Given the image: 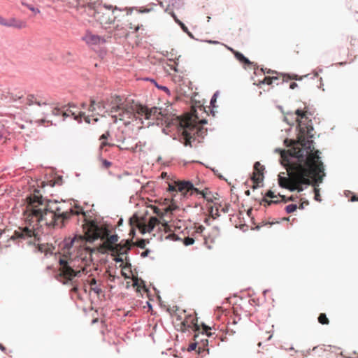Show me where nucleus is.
Returning <instances> with one entry per match:
<instances>
[{"label": "nucleus", "mask_w": 358, "mask_h": 358, "mask_svg": "<svg viewBox=\"0 0 358 358\" xmlns=\"http://www.w3.org/2000/svg\"><path fill=\"white\" fill-rule=\"evenodd\" d=\"M32 218L34 220L33 222H36V224L33 226L31 229L29 228H19L18 230H15L10 236V239L15 241L18 246L23 248L24 244L29 246L35 245L36 243L40 241V234L45 233L43 226H46L47 228L50 227L63 228L66 222L58 221V224H55L50 222V215H47L48 223L45 224L44 222L39 223L34 217V213Z\"/></svg>", "instance_id": "3"}, {"label": "nucleus", "mask_w": 358, "mask_h": 358, "mask_svg": "<svg viewBox=\"0 0 358 358\" xmlns=\"http://www.w3.org/2000/svg\"><path fill=\"white\" fill-rule=\"evenodd\" d=\"M325 176V172L313 174L306 171H296L292 178V182L296 185V191L298 192H301L311 184L310 180V178L313 179L312 185L313 187H317L322 182L323 178Z\"/></svg>", "instance_id": "6"}, {"label": "nucleus", "mask_w": 358, "mask_h": 358, "mask_svg": "<svg viewBox=\"0 0 358 358\" xmlns=\"http://www.w3.org/2000/svg\"><path fill=\"white\" fill-rule=\"evenodd\" d=\"M264 197L274 199V198L277 197V196L275 194V193L272 190L270 189L266 192Z\"/></svg>", "instance_id": "49"}, {"label": "nucleus", "mask_w": 358, "mask_h": 358, "mask_svg": "<svg viewBox=\"0 0 358 358\" xmlns=\"http://www.w3.org/2000/svg\"><path fill=\"white\" fill-rule=\"evenodd\" d=\"M27 103L29 106L36 104L38 106L51 104L50 99L46 96H41L39 95L29 94L27 97Z\"/></svg>", "instance_id": "11"}, {"label": "nucleus", "mask_w": 358, "mask_h": 358, "mask_svg": "<svg viewBox=\"0 0 358 358\" xmlns=\"http://www.w3.org/2000/svg\"><path fill=\"white\" fill-rule=\"evenodd\" d=\"M304 113L306 116H313L315 113V110L312 108H310L308 106L305 105L304 106Z\"/></svg>", "instance_id": "38"}, {"label": "nucleus", "mask_w": 358, "mask_h": 358, "mask_svg": "<svg viewBox=\"0 0 358 358\" xmlns=\"http://www.w3.org/2000/svg\"><path fill=\"white\" fill-rule=\"evenodd\" d=\"M178 192L183 191H191L193 193H195L198 195L206 198V194L203 191L199 190L197 187H195L193 183L190 180H183L178 183Z\"/></svg>", "instance_id": "9"}, {"label": "nucleus", "mask_w": 358, "mask_h": 358, "mask_svg": "<svg viewBox=\"0 0 358 358\" xmlns=\"http://www.w3.org/2000/svg\"><path fill=\"white\" fill-rule=\"evenodd\" d=\"M26 22L18 20L15 17H10L8 19H6L4 27H13L18 29H23L26 27Z\"/></svg>", "instance_id": "17"}, {"label": "nucleus", "mask_w": 358, "mask_h": 358, "mask_svg": "<svg viewBox=\"0 0 358 358\" xmlns=\"http://www.w3.org/2000/svg\"><path fill=\"white\" fill-rule=\"evenodd\" d=\"M279 203L280 201L278 200H268L267 198L263 197L262 199L260 204L264 203V205L266 207L271 206V204H278Z\"/></svg>", "instance_id": "31"}, {"label": "nucleus", "mask_w": 358, "mask_h": 358, "mask_svg": "<svg viewBox=\"0 0 358 358\" xmlns=\"http://www.w3.org/2000/svg\"><path fill=\"white\" fill-rule=\"evenodd\" d=\"M170 3L175 8L179 9L183 5V0H171Z\"/></svg>", "instance_id": "35"}, {"label": "nucleus", "mask_w": 358, "mask_h": 358, "mask_svg": "<svg viewBox=\"0 0 358 358\" xmlns=\"http://www.w3.org/2000/svg\"><path fill=\"white\" fill-rule=\"evenodd\" d=\"M96 279L95 278H92L91 280L88 281V284L90 286V289H92V287L97 286L96 285Z\"/></svg>", "instance_id": "53"}, {"label": "nucleus", "mask_w": 358, "mask_h": 358, "mask_svg": "<svg viewBox=\"0 0 358 358\" xmlns=\"http://www.w3.org/2000/svg\"><path fill=\"white\" fill-rule=\"evenodd\" d=\"M117 249L120 255H127L131 250V244L128 240L122 241L120 243L117 244Z\"/></svg>", "instance_id": "18"}, {"label": "nucleus", "mask_w": 358, "mask_h": 358, "mask_svg": "<svg viewBox=\"0 0 358 358\" xmlns=\"http://www.w3.org/2000/svg\"><path fill=\"white\" fill-rule=\"evenodd\" d=\"M82 239L81 235L74 234L73 237L65 238L58 245V252L60 255L59 257V263L62 266L61 272L63 275L66 283H70L73 285L74 291L78 290V287L76 283V278H80L84 273V270L75 268L77 266V259L73 257V252L78 245L75 243L78 240Z\"/></svg>", "instance_id": "2"}, {"label": "nucleus", "mask_w": 358, "mask_h": 358, "mask_svg": "<svg viewBox=\"0 0 358 358\" xmlns=\"http://www.w3.org/2000/svg\"><path fill=\"white\" fill-rule=\"evenodd\" d=\"M254 171L255 172V174L254 176H257V178H262V176H264V166L261 165L260 162H255L254 164Z\"/></svg>", "instance_id": "24"}, {"label": "nucleus", "mask_w": 358, "mask_h": 358, "mask_svg": "<svg viewBox=\"0 0 358 358\" xmlns=\"http://www.w3.org/2000/svg\"><path fill=\"white\" fill-rule=\"evenodd\" d=\"M283 121L287 122V124L290 126H293L295 122L294 119H293L292 121H289L287 117H284Z\"/></svg>", "instance_id": "55"}, {"label": "nucleus", "mask_w": 358, "mask_h": 358, "mask_svg": "<svg viewBox=\"0 0 358 358\" xmlns=\"http://www.w3.org/2000/svg\"><path fill=\"white\" fill-rule=\"evenodd\" d=\"M263 180H264V176H262V178H257V176H252L251 177V180L255 183L252 188L254 189H257L259 187V183L262 182Z\"/></svg>", "instance_id": "30"}, {"label": "nucleus", "mask_w": 358, "mask_h": 358, "mask_svg": "<svg viewBox=\"0 0 358 358\" xmlns=\"http://www.w3.org/2000/svg\"><path fill=\"white\" fill-rule=\"evenodd\" d=\"M279 196L282 197L283 199H285V202H287V201H295V198L293 196H290L288 198H286L285 196H281L280 194H279Z\"/></svg>", "instance_id": "56"}, {"label": "nucleus", "mask_w": 358, "mask_h": 358, "mask_svg": "<svg viewBox=\"0 0 358 358\" xmlns=\"http://www.w3.org/2000/svg\"><path fill=\"white\" fill-rule=\"evenodd\" d=\"M203 334H206L208 337L213 336V334L208 332V331L210 329V328L209 327H208L207 325H206L205 324H203Z\"/></svg>", "instance_id": "46"}, {"label": "nucleus", "mask_w": 358, "mask_h": 358, "mask_svg": "<svg viewBox=\"0 0 358 358\" xmlns=\"http://www.w3.org/2000/svg\"><path fill=\"white\" fill-rule=\"evenodd\" d=\"M218 95H219V91H216L210 99V104L213 108L216 107L215 103H216L217 98Z\"/></svg>", "instance_id": "37"}, {"label": "nucleus", "mask_w": 358, "mask_h": 358, "mask_svg": "<svg viewBox=\"0 0 358 358\" xmlns=\"http://www.w3.org/2000/svg\"><path fill=\"white\" fill-rule=\"evenodd\" d=\"M6 22V18L0 15V25L4 26Z\"/></svg>", "instance_id": "63"}, {"label": "nucleus", "mask_w": 358, "mask_h": 358, "mask_svg": "<svg viewBox=\"0 0 358 358\" xmlns=\"http://www.w3.org/2000/svg\"><path fill=\"white\" fill-rule=\"evenodd\" d=\"M318 322L322 324H329V319L325 313H320L318 317Z\"/></svg>", "instance_id": "34"}, {"label": "nucleus", "mask_w": 358, "mask_h": 358, "mask_svg": "<svg viewBox=\"0 0 358 358\" xmlns=\"http://www.w3.org/2000/svg\"><path fill=\"white\" fill-rule=\"evenodd\" d=\"M22 4L26 6L29 10L32 11L34 15L40 13L39 9L38 8H36L33 3H30L27 0H22Z\"/></svg>", "instance_id": "27"}, {"label": "nucleus", "mask_w": 358, "mask_h": 358, "mask_svg": "<svg viewBox=\"0 0 358 358\" xmlns=\"http://www.w3.org/2000/svg\"><path fill=\"white\" fill-rule=\"evenodd\" d=\"M235 58L243 65L245 69L250 68L253 66L255 70V73L256 74V71L258 69V66L254 64V62H251L248 57H246L243 53L241 52L236 51L234 52Z\"/></svg>", "instance_id": "14"}, {"label": "nucleus", "mask_w": 358, "mask_h": 358, "mask_svg": "<svg viewBox=\"0 0 358 358\" xmlns=\"http://www.w3.org/2000/svg\"><path fill=\"white\" fill-rule=\"evenodd\" d=\"M82 39L88 45L103 44L106 42V40L103 37L94 34L90 31H87L82 37Z\"/></svg>", "instance_id": "12"}, {"label": "nucleus", "mask_w": 358, "mask_h": 358, "mask_svg": "<svg viewBox=\"0 0 358 358\" xmlns=\"http://www.w3.org/2000/svg\"><path fill=\"white\" fill-rule=\"evenodd\" d=\"M170 193L177 192H178V184L177 185H173V184H169V186L166 189Z\"/></svg>", "instance_id": "43"}, {"label": "nucleus", "mask_w": 358, "mask_h": 358, "mask_svg": "<svg viewBox=\"0 0 358 358\" xmlns=\"http://www.w3.org/2000/svg\"><path fill=\"white\" fill-rule=\"evenodd\" d=\"M294 115H296V117L292 118L294 119V121L297 123L296 129L299 130L301 129L303 131H305V129H307L308 136L313 137L312 131H313L314 128L313 126L312 120L309 118V117L306 115L304 110H301V108H298L294 111Z\"/></svg>", "instance_id": "7"}, {"label": "nucleus", "mask_w": 358, "mask_h": 358, "mask_svg": "<svg viewBox=\"0 0 358 358\" xmlns=\"http://www.w3.org/2000/svg\"><path fill=\"white\" fill-rule=\"evenodd\" d=\"M299 131L301 135L306 138V139L304 140L303 143V149L305 150L306 152L311 151L312 154H314L315 150H316L313 146L314 141L312 139L313 137L308 136V129H305L304 131H303L301 129Z\"/></svg>", "instance_id": "15"}, {"label": "nucleus", "mask_w": 358, "mask_h": 358, "mask_svg": "<svg viewBox=\"0 0 358 358\" xmlns=\"http://www.w3.org/2000/svg\"><path fill=\"white\" fill-rule=\"evenodd\" d=\"M117 98L118 99V101H117V105L112 106L110 110L107 112V113H108L109 115L112 114L113 113H116L119 110H121V109H122V99L120 98V96H117Z\"/></svg>", "instance_id": "28"}, {"label": "nucleus", "mask_w": 358, "mask_h": 358, "mask_svg": "<svg viewBox=\"0 0 358 358\" xmlns=\"http://www.w3.org/2000/svg\"><path fill=\"white\" fill-rule=\"evenodd\" d=\"M205 229V227L203 225H199L197 227L196 232L199 234H201Z\"/></svg>", "instance_id": "57"}, {"label": "nucleus", "mask_w": 358, "mask_h": 358, "mask_svg": "<svg viewBox=\"0 0 358 358\" xmlns=\"http://www.w3.org/2000/svg\"><path fill=\"white\" fill-rule=\"evenodd\" d=\"M150 252V250H145V251H143V252H141V256L142 257H148V254H149Z\"/></svg>", "instance_id": "59"}, {"label": "nucleus", "mask_w": 358, "mask_h": 358, "mask_svg": "<svg viewBox=\"0 0 358 358\" xmlns=\"http://www.w3.org/2000/svg\"><path fill=\"white\" fill-rule=\"evenodd\" d=\"M119 115L122 117H127L128 119H131L135 116V114L134 113V109L132 107H131V108L122 107L121 112L119 113Z\"/></svg>", "instance_id": "21"}, {"label": "nucleus", "mask_w": 358, "mask_h": 358, "mask_svg": "<svg viewBox=\"0 0 358 358\" xmlns=\"http://www.w3.org/2000/svg\"><path fill=\"white\" fill-rule=\"evenodd\" d=\"M55 247H49V246H46L44 245H38V250L41 252H44L45 255L56 254V252H55Z\"/></svg>", "instance_id": "25"}, {"label": "nucleus", "mask_w": 358, "mask_h": 358, "mask_svg": "<svg viewBox=\"0 0 358 358\" xmlns=\"http://www.w3.org/2000/svg\"><path fill=\"white\" fill-rule=\"evenodd\" d=\"M103 9L105 10V12L102 10L103 8H100V10H95L93 15L95 19L99 22L102 27L107 29L110 27V25L113 24L115 20L119 17L116 13L117 11L120 12L126 10L127 11V15H128L131 14L134 8H124L121 9L117 6L113 8L111 5H105Z\"/></svg>", "instance_id": "5"}, {"label": "nucleus", "mask_w": 358, "mask_h": 358, "mask_svg": "<svg viewBox=\"0 0 358 358\" xmlns=\"http://www.w3.org/2000/svg\"><path fill=\"white\" fill-rule=\"evenodd\" d=\"M120 267H122V269H131V264L128 257H126L125 262L122 265H120Z\"/></svg>", "instance_id": "41"}, {"label": "nucleus", "mask_w": 358, "mask_h": 358, "mask_svg": "<svg viewBox=\"0 0 358 358\" xmlns=\"http://www.w3.org/2000/svg\"><path fill=\"white\" fill-rule=\"evenodd\" d=\"M71 116L73 117V120L78 121V123L82 122V118L84 119V121L90 124V116H86L85 113L84 112H79L78 114L76 113V111L71 112Z\"/></svg>", "instance_id": "20"}, {"label": "nucleus", "mask_w": 358, "mask_h": 358, "mask_svg": "<svg viewBox=\"0 0 358 358\" xmlns=\"http://www.w3.org/2000/svg\"><path fill=\"white\" fill-rule=\"evenodd\" d=\"M314 193H315V196H314L315 200H316L317 201H321L320 191L318 189L316 188V187H314Z\"/></svg>", "instance_id": "48"}, {"label": "nucleus", "mask_w": 358, "mask_h": 358, "mask_svg": "<svg viewBox=\"0 0 358 358\" xmlns=\"http://www.w3.org/2000/svg\"><path fill=\"white\" fill-rule=\"evenodd\" d=\"M287 76V75H283V78L282 79V81L280 82V83H283L285 82V78ZM279 80V78L278 76H272V77H269V76H264V79L260 81V84H268V85H271L274 83H276V85H279L280 84V82H278Z\"/></svg>", "instance_id": "19"}, {"label": "nucleus", "mask_w": 358, "mask_h": 358, "mask_svg": "<svg viewBox=\"0 0 358 358\" xmlns=\"http://www.w3.org/2000/svg\"><path fill=\"white\" fill-rule=\"evenodd\" d=\"M291 182L293 183V185H287L286 184V187H284L283 188L288 189L290 192H294L296 191V185L292 182V178L291 179Z\"/></svg>", "instance_id": "44"}, {"label": "nucleus", "mask_w": 358, "mask_h": 358, "mask_svg": "<svg viewBox=\"0 0 358 358\" xmlns=\"http://www.w3.org/2000/svg\"><path fill=\"white\" fill-rule=\"evenodd\" d=\"M183 243L186 246L191 245L194 243V238L193 237L187 236L183 239Z\"/></svg>", "instance_id": "39"}, {"label": "nucleus", "mask_w": 358, "mask_h": 358, "mask_svg": "<svg viewBox=\"0 0 358 358\" xmlns=\"http://www.w3.org/2000/svg\"><path fill=\"white\" fill-rule=\"evenodd\" d=\"M109 136H110L109 131H106L100 136L99 139L100 140H107Z\"/></svg>", "instance_id": "54"}, {"label": "nucleus", "mask_w": 358, "mask_h": 358, "mask_svg": "<svg viewBox=\"0 0 358 358\" xmlns=\"http://www.w3.org/2000/svg\"><path fill=\"white\" fill-rule=\"evenodd\" d=\"M197 345H198V341H195L194 343H190L189 347H188V349L187 350L189 352H192L193 350H195L196 347H197Z\"/></svg>", "instance_id": "50"}, {"label": "nucleus", "mask_w": 358, "mask_h": 358, "mask_svg": "<svg viewBox=\"0 0 358 358\" xmlns=\"http://www.w3.org/2000/svg\"><path fill=\"white\" fill-rule=\"evenodd\" d=\"M76 108L73 103H69L68 106H64L62 108L55 107L52 109V115L55 116H62V120H64L67 117L71 116V112L73 110L71 108Z\"/></svg>", "instance_id": "10"}, {"label": "nucleus", "mask_w": 358, "mask_h": 358, "mask_svg": "<svg viewBox=\"0 0 358 358\" xmlns=\"http://www.w3.org/2000/svg\"><path fill=\"white\" fill-rule=\"evenodd\" d=\"M154 228H155L154 223L153 222H150L148 224L146 229L144 231H143L142 234H145L146 231H148V232H150V231H152L154 229Z\"/></svg>", "instance_id": "51"}, {"label": "nucleus", "mask_w": 358, "mask_h": 358, "mask_svg": "<svg viewBox=\"0 0 358 358\" xmlns=\"http://www.w3.org/2000/svg\"><path fill=\"white\" fill-rule=\"evenodd\" d=\"M87 109L89 112L92 113L96 110V101L94 99H90V104L87 106Z\"/></svg>", "instance_id": "40"}, {"label": "nucleus", "mask_w": 358, "mask_h": 358, "mask_svg": "<svg viewBox=\"0 0 358 358\" xmlns=\"http://www.w3.org/2000/svg\"><path fill=\"white\" fill-rule=\"evenodd\" d=\"M96 109H98L99 112H108V110H106V104L104 101L96 102Z\"/></svg>", "instance_id": "36"}, {"label": "nucleus", "mask_w": 358, "mask_h": 358, "mask_svg": "<svg viewBox=\"0 0 358 358\" xmlns=\"http://www.w3.org/2000/svg\"><path fill=\"white\" fill-rule=\"evenodd\" d=\"M91 290L93 291L97 295H99L103 293V290L99 286L92 287Z\"/></svg>", "instance_id": "47"}, {"label": "nucleus", "mask_w": 358, "mask_h": 358, "mask_svg": "<svg viewBox=\"0 0 358 358\" xmlns=\"http://www.w3.org/2000/svg\"><path fill=\"white\" fill-rule=\"evenodd\" d=\"M297 87H298V85L295 82H292L289 84V88L292 89V90H294V89L296 88Z\"/></svg>", "instance_id": "61"}, {"label": "nucleus", "mask_w": 358, "mask_h": 358, "mask_svg": "<svg viewBox=\"0 0 358 358\" xmlns=\"http://www.w3.org/2000/svg\"><path fill=\"white\" fill-rule=\"evenodd\" d=\"M143 113L147 120L154 119L155 117L159 119V116H164L162 109L156 106L152 108L145 107L143 109Z\"/></svg>", "instance_id": "13"}, {"label": "nucleus", "mask_w": 358, "mask_h": 358, "mask_svg": "<svg viewBox=\"0 0 358 358\" xmlns=\"http://www.w3.org/2000/svg\"><path fill=\"white\" fill-rule=\"evenodd\" d=\"M350 201L352 202L358 201V196H357L355 194H352V196L350 199Z\"/></svg>", "instance_id": "62"}, {"label": "nucleus", "mask_w": 358, "mask_h": 358, "mask_svg": "<svg viewBox=\"0 0 358 358\" xmlns=\"http://www.w3.org/2000/svg\"><path fill=\"white\" fill-rule=\"evenodd\" d=\"M133 286L134 287H136L137 290H138L139 289H142L145 292L148 291L145 282L143 279L139 278L138 277L135 278V279L134 280Z\"/></svg>", "instance_id": "22"}, {"label": "nucleus", "mask_w": 358, "mask_h": 358, "mask_svg": "<svg viewBox=\"0 0 358 358\" xmlns=\"http://www.w3.org/2000/svg\"><path fill=\"white\" fill-rule=\"evenodd\" d=\"M129 224L131 226H134L136 224L138 223V217L136 214H134L133 217H131L129 220Z\"/></svg>", "instance_id": "42"}, {"label": "nucleus", "mask_w": 358, "mask_h": 358, "mask_svg": "<svg viewBox=\"0 0 358 358\" xmlns=\"http://www.w3.org/2000/svg\"><path fill=\"white\" fill-rule=\"evenodd\" d=\"M182 326L185 329L192 328L194 331H199L198 319L191 314L186 316L185 319L182 321Z\"/></svg>", "instance_id": "16"}, {"label": "nucleus", "mask_w": 358, "mask_h": 358, "mask_svg": "<svg viewBox=\"0 0 358 358\" xmlns=\"http://www.w3.org/2000/svg\"><path fill=\"white\" fill-rule=\"evenodd\" d=\"M305 150H301L296 154V158L301 163L297 171H306L313 174L324 172V165L320 160V151L315 150L314 154L308 156Z\"/></svg>", "instance_id": "4"}, {"label": "nucleus", "mask_w": 358, "mask_h": 358, "mask_svg": "<svg viewBox=\"0 0 358 358\" xmlns=\"http://www.w3.org/2000/svg\"><path fill=\"white\" fill-rule=\"evenodd\" d=\"M195 141L194 128L187 126L184 128L181 132L180 141L185 146L192 147V142Z\"/></svg>", "instance_id": "8"}, {"label": "nucleus", "mask_w": 358, "mask_h": 358, "mask_svg": "<svg viewBox=\"0 0 358 358\" xmlns=\"http://www.w3.org/2000/svg\"><path fill=\"white\" fill-rule=\"evenodd\" d=\"M148 80H150L157 88L161 90L162 91L166 92L168 94H170V90L166 86L159 85L157 82L153 78H150Z\"/></svg>", "instance_id": "29"}, {"label": "nucleus", "mask_w": 358, "mask_h": 358, "mask_svg": "<svg viewBox=\"0 0 358 358\" xmlns=\"http://www.w3.org/2000/svg\"><path fill=\"white\" fill-rule=\"evenodd\" d=\"M114 261L117 263H119V262H121V263H123L124 262V259L122 257H115L114 258Z\"/></svg>", "instance_id": "60"}, {"label": "nucleus", "mask_w": 358, "mask_h": 358, "mask_svg": "<svg viewBox=\"0 0 358 358\" xmlns=\"http://www.w3.org/2000/svg\"><path fill=\"white\" fill-rule=\"evenodd\" d=\"M169 14L171 15V16L173 18L174 21L180 26V27L181 28V29L184 31V32H187V27L180 20L176 15L175 14V13L173 11H171L169 12Z\"/></svg>", "instance_id": "26"}, {"label": "nucleus", "mask_w": 358, "mask_h": 358, "mask_svg": "<svg viewBox=\"0 0 358 358\" xmlns=\"http://www.w3.org/2000/svg\"><path fill=\"white\" fill-rule=\"evenodd\" d=\"M0 95H1L2 96H4L5 98H10V99H13V100H17V99H21V96H14L13 94V93L10 92V88H8V89H1L0 88Z\"/></svg>", "instance_id": "23"}, {"label": "nucleus", "mask_w": 358, "mask_h": 358, "mask_svg": "<svg viewBox=\"0 0 358 358\" xmlns=\"http://www.w3.org/2000/svg\"><path fill=\"white\" fill-rule=\"evenodd\" d=\"M65 202L60 205L57 200L47 199L43 203L42 201L40 205L43 208H36L34 211V217L39 223L44 222L48 224L47 215H50V222L58 224V221L67 222L73 216H82L83 223L82 227L86 224H90L92 222L90 213H92V210H84V209L78 205H75L67 209L64 207Z\"/></svg>", "instance_id": "1"}, {"label": "nucleus", "mask_w": 358, "mask_h": 358, "mask_svg": "<svg viewBox=\"0 0 358 358\" xmlns=\"http://www.w3.org/2000/svg\"><path fill=\"white\" fill-rule=\"evenodd\" d=\"M102 165L104 168L108 169L112 165V162L104 159L102 160Z\"/></svg>", "instance_id": "52"}, {"label": "nucleus", "mask_w": 358, "mask_h": 358, "mask_svg": "<svg viewBox=\"0 0 358 358\" xmlns=\"http://www.w3.org/2000/svg\"><path fill=\"white\" fill-rule=\"evenodd\" d=\"M275 222H268V221H263L262 222V226H265V225H273ZM275 223H279V222H276Z\"/></svg>", "instance_id": "58"}, {"label": "nucleus", "mask_w": 358, "mask_h": 358, "mask_svg": "<svg viewBox=\"0 0 358 358\" xmlns=\"http://www.w3.org/2000/svg\"><path fill=\"white\" fill-rule=\"evenodd\" d=\"M278 185L280 187L283 188L284 187H286L287 182L288 181V179L281 176V173L278 175Z\"/></svg>", "instance_id": "33"}, {"label": "nucleus", "mask_w": 358, "mask_h": 358, "mask_svg": "<svg viewBox=\"0 0 358 358\" xmlns=\"http://www.w3.org/2000/svg\"><path fill=\"white\" fill-rule=\"evenodd\" d=\"M201 341L203 343V345L204 347L208 345V339H201Z\"/></svg>", "instance_id": "64"}, {"label": "nucleus", "mask_w": 358, "mask_h": 358, "mask_svg": "<svg viewBox=\"0 0 358 358\" xmlns=\"http://www.w3.org/2000/svg\"><path fill=\"white\" fill-rule=\"evenodd\" d=\"M298 206L295 203H291L285 206V210L286 213L290 214L296 210Z\"/></svg>", "instance_id": "32"}, {"label": "nucleus", "mask_w": 358, "mask_h": 358, "mask_svg": "<svg viewBox=\"0 0 358 358\" xmlns=\"http://www.w3.org/2000/svg\"><path fill=\"white\" fill-rule=\"evenodd\" d=\"M118 239H119V236L117 234H112L110 235L109 237H108V241L111 243H115L118 241Z\"/></svg>", "instance_id": "45"}]
</instances>
